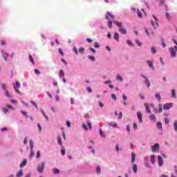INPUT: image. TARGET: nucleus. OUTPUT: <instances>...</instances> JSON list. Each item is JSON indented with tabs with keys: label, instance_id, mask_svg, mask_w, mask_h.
I'll list each match as a JSON object with an SVG mask.
<instances>
[{
	"label": "nucleus",
	"instance_id": "58",
	"mask_svg": "<svg viewBox=\"0 0 177 177\" xmlns=\"http://www.w3.org/2000/svg\"><path fill=\"white\" fill-rule=\"evenodd\" d=\"M118 118L119 120H121V118H122V112H120Z\"/></svg>",
	"mask_w": 177,
	"mask_h": 177
},
{
	"label": "nucleus",
	"instance_id": "49",
	"mask_svg": "<svg viewBox=\"0 0 177 177\" xmlns=\"http://www.w3.org/2000/svg\"><path fill=\"white\" fill-rule=\"evenodd\" d=\"M137 15H138V17H142V12H140L139 11V10H138V11H137Z\"/></svg>",
	"mask_w": 177,
	"mask_h": 177
},
{
	"label": "nucleus",
	"instance_id": "2",
	"mask_svg": "<svg viewBox=\"0 0 177 177\" xmlns=\"http://www.w3.org/2000/svg\"><path fill=\"white\" fill-rule=\"evenodd\" d=\"M153 19L151 20V26L154 27V28H157L158 27V19L154 15H153Z\"/></svg>",
	"mask_w": 177,
	"mask_h": 177
},
{
	"label": "nucleus",
	"instance_id": "11",
	"mask_svg": "<svg viewBox=\"0 0 177 177\" xmlns=\"http://www.w3.org/2000/svg\"><path fill=\"white\" fill-rule=\"evenodd\" d=\"M137 115L140 122H143V120L142 119V113H140V111H138Z\"/></svg>",
	"mask_w": 177,
	"mask_h": 177
},
{
	"label": "nucleus",
	"instance_id": "14",
	"mask_svg": "<svg viewBox=\"0 0 177 177\" xmlns=\"http://www.w3.org/2000/svg\"><path fill=\"white\" fill-rule=\"evenodd\" d=\"M64 71L62 70V69H60L59 70V77H60V78H62V77H64Z\"/></svg>",
	"mask_w": 177,
	"mask_h": 177
},
{
	"label": "nucleus",
	"instance_id": "63",
	"mask_svg": "<svg viewBox=\"0 0 177 177\" xmlns=\"http://www.w3.org/2000/svg\"><path fill=\"white\" fill-rule=\"evenodd\" d=\"M127 96L124 94H123V100L124 102H127Z\"/></svg>",
	"mask_w": 177,
	"mask_h": 177
},
{
	"label": "nucleus",
	"instance_id": "51",
	"mask_svg": "<svg viewBox=\"0 0 177 177\" xmlns=\"http://www.w3.org/2000/svg\"><path fill=\"white\" fill-rule=\"evenodd\" d=\"M41 157V152L39 151L37 153V158H39Z\"/></svg>",
	"mask_w": 177,
	"mask_h": 177
},
{
	"label": "nucleus",
	"instance_id": "15",
	"mask_svg": "<svg viewBox=\"0 0 177 177\" xmlns=\"http://www.w3.org/2000/svg\"><path fill=\"white\" fill-rule=\"evenodd\" d=\"M136 157V155L135 154V153H131V162L132 164H133L135 162V158Z\"/></svg>",
	"mask_w": 177,
	"mask_h": 177
},
{
	"label": "nucleus",
	"instance_id": "44",
	"mask_svg": "<svg viewBox=\"0 0 177 177\" xmlns=\"http://www.w3.org/2000/svg\"><path fill=\"white\" fill-rule=\"evenodd\" d=\"M116 80H118V81H122V77H121L120 75H118L116 77Z\"/></svg>",
	"mask_w": 177,
	"mask_h": 177
},
{
	"label": "nucleus",
	"instance_id": "24",
	"mask_svg": "<svg viewBox=\"0 0 177 177\" xmlns=\"http://www.w3.org/2000/svg\"><path fill=\"white\" fill-rule=\"evenodd\" d=\"M99 132H100V136H102V138H106V135H104V133H103V131H102V129H100L99 130Z\"/></svg>",
	"mask_w": 177,
	"mask_h": 177
},
{
	"label": "nucleus",
	"instance_id": "61",
	"mask_svg": "<svg viewBox=\"0 0 177 177\" xmlns=\"http://www.w3.org/2000/svg\"><path fill=\"white\" fill-rule=\"evenodd\" d=\"M89 49L91 50V52H93V53H96V50L95 49L92 48H90Z\"/></svg>",
	"mask_w": 177,
	"mask_h": 177
},
{
	"label": "nucleus",
	"instance_id": "18",
	"mask_svg": "<svg viewBox=\"0 0 177 177\" xmlns=\"http://www.w3.org/2000/svg\"><path fill=\"white\" fill-rule=\"evenodd\" d=\"M154 155L151 156V164H154L156 162V158Z\"/></svg>",
	"mask_w": 177,
	"mask_h": 177
},
{
	"label": "nucleus",
	"instance_id": "4",
	"mask_svg": "<svg viewBox=\"0 0 177 177\" xmlns=\"http://www.w3.org/2000/svg\"><path fill=\"white\" fill-rule=\"evenodd\" d=\"M44 168H45V162H42L41 164V167H37V171L39 172H41V174H42V172H44Z\"/></svg>",
	"mask_w": 177,
	"mask_h": 177
},
{
	"label": "nucleus",
	"instance_id": "13",
	"mask_svg": "<svg viewBox=\"0 0 177 177\" xmlns=\"http://www.w3.org/2000/svg\"><path fill=\"white\" fill-rule=\"evenodd\" d=\"M113 37L117 42H120V35H118V32H115Z\"/></svg>",
	"mask_w": 177,
	"mask_h": 177
},
{
	"label": "nucleus",
	"instance_id": "50",
	"mask_svg": "<svg viewBox=\"0 0 177 177\" xmlns=\"http://www.w3.org/2000/svg\"><path fill=\"white\" fill-rule=\"evenodd\" d=\"M6 96H7V97H11L10 94H9V91H6Z\"/></svg>",
	"mask_w": 177,
	"mask_h": 177
},
{
	"label": "nucleus",
	"instance_id": "29",
	"mask_svg": "<svg viewBox=\"0 0 177 177\" xmlns=\"http://www.w3.org/2000/svg\"><path fill=\"white\" fill-rule=\"evenodd\" d=\"M84 52H85V48H84V47H81V48L79 49V53L82 55V53H84Z\"/></svg>",
	"mask_w": 177,
	"mask_h": 177
},
{
	"label": "nucleus",
	"instance_id": "23",
	"mask_svg": "<svg viewBox=\"0 0 177 177\" xmlns=\"http://www.w3.org/2000/svg\"><path fill=\"white\" fill-rule=\"evenodd\" d=\"M29 60L32 64H35V62H34V59L32 58V55H29Z\"/></svg>",
	"mask_w": 177,
	"mask_h": 177
},
{
	"label": "nucleus",
	"instance_id": "38",
	"mask_svg": "<svg viewBox=\"0 0 177 177\" xmlns=\"http://www.w3.org/2000/svg\"><path fill=\"white\" fill-rule=\"evenodd\" d=\"M107 15H108L109 17H110L111 19H114V15H113V14H111L110 12H108Z\"/></svg>",
	"mask_w": 177,
	"mask_h": 177
},
{
	"label": "nucleus",
	"instance_id": "5",
	"mask_svg": "<svg viewBox=\"0 0 177 177\" xmlns=\"http://www.w3.org/2000/svg\"><path fill=\"white\" fill-rule=\"evenodd\" d=\"M141 77L145 79L144 82L147 85V88H150V81H149V78H147L146 76L142 75Z\"/></svg>",
	"mask_w": 177,
	"mask_h": 177
},
{
	"label": "nucleus",
	"instance_id": "57",
	"mask_svg": "<svg viewBox=\"0 0 177 177\" xmlns=\"http://www.w3.org/2000/svg\"><path fill=\"white\" fill-rule=\"evenodd\" d=\"M86 41H87V42H88L89 44H92V42H93V40H92L91 39H89V38H87V39H86Z\"/></svg>",
	"mask_w": 177,
	"mask_h": 177
},
{
	"label": "nucleus",
	"instance_id": "20",
	"mask_svg": "<svg viewBox=\"0 0 177 177\" xmlns=\"http://www.w3.org/2000/svg\"><path fill=\"white\" fill-rule=\"evenodd\" d=\"M156 99H158V100H161V95H160V93H156V95H155Z\"/></svg>",
	"mask_w": 177,
	"mask_h": 177
},
{
	"label": "nucleus",
	"instance_id": "16",
	"mask_svg": "<svg viewBox=\"0 0 177 177\" xmlns=\"http://www.w3.org/2000/svg\"><path fill=\"white\" fill-rule=\"evenodd\" d=\"M147 64H149V66L150 67V68H152V70H154V66H153V62L147 61Z\"/></svg>",
	"mask_w": 177,
	"mask_h": 177
},
{
	"label": "nucleus",
	"instance_id": "30",
	"mask_svg": "<svg viewBox=\"0 0 177 177\" xmlns=\"http://www.w3.org/2000/svg\"><path fill=\"white\" fill-rule=\"evenodd\" d=\"M87 127L88 129H92V124L91 123V122L89 121L87 122Z\"/></svg>",
	"mask_w": 177,
	"mask_h": 177
},
{
	"label": "nucleus",
	"instance_id": "34",
	"mask_svg": "<svg viewBox=\"0 0 177 177\" xmlns=\"http://www.w3.org/2000/svg\"><path fill=\"white\" fill-rule=\"evenodd\" d=\"M58 52L62 56H64V53H63V50H62V48H59Z\"/></svg>",
	"mask_w": 177,
	"mask_h": 177
},
{
	"label": "nucleus",
	"instance_id": "53",
	"mask_svg": "<svg viewBox=\"0 0 177 177\" xmlns=\"http://www.w3.org/2000/svg\"><path fill=\"white\" fill-rule=\"evenodd\" d=\"M162 46H163V48H165V46H167V45L165 44V41H164V39H162Z\"/></svg>",
	"mask_w": 177,
	"mask_h": 177
},
{
	"label": "nucleus",
	"instance_id": "54",
	"mask_svg": "<svg viewBox=\"0 0 177 177\" xmlns=\"http://www.w3.org/2000/svg\"><path fill=\"white\" fill-rule=\"evenodd\" d=\"M43 115L44 117H45V118H46V121H49V118H48V116L46 115V114H45V112L43 111Z\"/></svg>",
	"mask_w": 177,
	"mask_h": 177
},
{
	"label": "nucleus",
	"instance_id": "26",
	"mask_svg": "<svg viewBox=\"0 0 177 177\" xmlns=\"http://www.w3.org/2000/svg\"><path fill=\"white\" fill-rule=\"evenodd\" d=\"M22 175H23V170L21 169V170H19V171L17 174V177H21Z\"/></svg>",
	"mask_w": 177,
	"mask_h": 177
},
{
	"label": "nucleus",
	"instance_id": "19",
	"mask_svg": "<svg viewBox=\"0 0 177 177\" xmlns=\"http://www.w3.org/2000/svg\"><path fill=\"white\" fill-rule=\"evenodd\" d=\"M57 142L60 146H63V142H62V138H60V136L57 137Z\"/></svg>",
	"mask_w": 177,
	"mask_h": 177
},
{
	"label": "nucleus",
	"instance_id": "8",
	"mask_svg": "<svg viewBox=\"0 0 177 177\" xmlns=\"http://www.w3.org/2000/svg\"><path fill=\"white\" fill-rule=\"evenodd\" d=\"M160 150V145L158 144H155L153 147H152V151H158Z\"/></svg>",
	"mask_w": 177,
	"mask_h": 177
},
{
	"label": "nucleus",
	"instance_id": "3",
	"mask_svg": "<svg viewBox=\"0 0 177 177\" xmlns=\"http://www.w3.org/2000/svg\"><path fill=\"white\" fill-rule=\"evenodd\" d=\"M169 50L170 52L171 57H176V52H175V48L170 47L169 48Z\"/></svg>",
	"mask_w": 177,
	"mask_h": 177
},
{
	"label": "nucleus",
	"instance_id": "22",
	"mask_svg": "<svg viewBox=\"0 0 177 177\" xmlns=\"http://www.w3.org/2000/svg\"><path fill=\"white\" fill-rule=\"evenodd\" d=\"M171 97H173L174 99L176 98V94L175 93V90L171 91Z\"/></svg>",
	"mask_w": 177,
	"mask_h": 177
},
{
	"label": "nucleus",
	"instance_id": "31",
	"mask_svg": "<svg viewBox=\"0 0 177 177\" xmlns=\"http://www.w3.org/2000/svg\"><path fill=\"white\" fill-rule=\"evenodd\" d=\"M174 130L176 131V132H177V120L174 121Z\"/></svg>",
	"mask_w": 177,
	"mask_h": 177
},
{
	"label": "nucleus",
	"instance_id": "17",
	"mask_svg": "<svg viewBox=\"0 0 177 177\" xmlns=\"http://www.w3.org/2000/svg\"><path fill=\"white\" fill-rule=\"evenodd\" d=\"M133 171L135 174L138 172V165H136V164L133 165Z\"/></svg>",
	"mask_w": 177,
	"mask_h": 177
},
{
	"label": "nucleus",
	"instance_id": "46",
	"mask_svg": "<svg viewBox=\"0 0 177 177\" xmlns=\"http://www.w3.org/2000/svg\"><path fill=\"white\" fill-rule=\"evenodd\" d=\"M25 165H27V159H24L23 160V167H25Z\"/></svg>",
	"mask_w": 177,
	"mask_h": 177
},
{
	"label": "nucleus",
	"instance_id": "9",
	"mask_svg": "<svg viewBox=\"0 0 177 177\" xmlns=\"http://www.w3.org/2000/svg\"><path fill=\"white\" fill-rule=\"evenodd\" d=\"M171 107H172V104H171V103L165 104L163 106L164 110H169V109H170Z\"/></svg>",
	"mask_w": 177,
	"mask_h": 177
},
{
	"label": "nucleus",
	"instance_id": "21",
	"mask_svg": "<svg viewBox=\"0 0 177 177\" xmlns=\"http://www.w3.org/2000/svg\"><path fill=\"white\" fill-rule=\"evenodd\" d=\"M149 118H150V120H151V121H156V115L154 114H151L149 116Z\"/></svg>",
	"mask_w": 177,
	"mask_h": 177
},
{
	"label": "nucleus",
	"instance_id": "32",
	"mask_svg": "<svg viewBox=\"0 0 177 177\" xmlns=\"http://www.w3.org/2000/svg\"><path fill=\"white\" fill-rule=\"evenodd\" d=\"M94 47L98 49V48H100V45L97 42L94 43Z\"/></svg>",
	"mask_w": 177,
	"mask_h": 177
},
{
	"label": "nucleus",
	"instance_id": "43",
	"mask_svg": "<svg viewBox=\"0 0 177 177\" xmlns=\"http://www.w3.org/2000/svg\"><path fill=\"white\" fill-rule=\"evenodd\" d=\"M100 171H101V169H100V166H97V174H100Z\"/></svg>",
	"mask_w": 177,
	"mask_h": 177
},
{
	"label": "nucleus",
	"instance_id": "42",
	"mask_svg": "<svg viewBox=\"0 0 177 177\" xmlns=\"http://www.w3.org/2000/svg\"><path fill=\"white\" fill-rule=\"evenodd\" d=\"M111 98H112L113 100H117V96L115 95V94H112V95H111Z\"/></svg>",
	"mask_w": 177,
	"mask_h": 177
},
{
	"label": "nucleus",
	"instance_id": "59",
	"mask_svg": "<svg viewBox=\"0 0 177 177\" xmlns=\"http://www.w3.org/2000/svg\"><path fill=\"white\" fill-rule=\"evenodd\" d=\"M66 125H67V127H68V128H70V127H71V122L67 121L66 122Z\"/></svg>",
	"mask_w": 177,
	"mask_h": 177
},
{
	"label": "nucleus",
	"instance_id": "28",
	"mask_svg": "<svg viewBox=\"0 0 177 177\" xmlns=\"http://www.w3.org/2000/svg\"><path fill=\"white\" fill-rule=\"evenodd\" d=\"M157 127L159 129H162V124H161V122H158L157 123Z\"/></svg>",
	"mask_w": 177,
	"mask_h": 177
},
{
	"label": "nucleus",
	"instance_id": "1",
	"mask_svg": "<svg viewBox=\"0 0 177 177\" xmlns=\"http://www.w3.org/2000/svg\"><path fill=\"white\" fill-rule=\"evenodd\" d=\"M113 23H114V24H116V26L119 27V30H118L119 32H121V34H123V35L127 34V29L122 27V23L118 22L117 21H113Z\"/></svg>",
	"mask_w": 177,
	"mask_h": 177
},
{
	"label": "nucleus",
	"instance_id": "62",
	"mask_svg": "<svg viewBox=\"0 0 177 177\" xmlns=\"http://www.w3.org/2000/svg\"><path fill=\"white\" fill-rule=\"evenodd\" d=\"M87 91L91 93L92 92V88L91 87H87Z\"/></svg>",
	"mask_w": 177,
	"mask_h": 177
},
{
	"label": "nucleus",
	"instance_id": "55",
	"mask_svg": "<svg viewBox=\"0 0 177 177\" xmlns=\"http://www.w3.org/2000/svg\"><path fill=\"white\" fill-rule=\"evenodd\" d=\"M1 88H2L3 91H5L6 89V86L5 84H2Z\"/></svg>",
	"mask_w": 177,
	"mask_h": 177
},
{
	"label": "nucleus",
	"instance_id": "25",
	"mask_svg": "<svg viewBox=\"0 0 177 177\" xmlns=\"http://www.w3.org/2000/svg\"><path fill=\"white\" fill-rule=\"evenodd\" d=\"M61 154L62 156H64V154H66V149H64V147H62V149H61Z\"/></svg>",
	"mask_w": 177,
	"mask_h": 177
},
{
	"label": "nucleus",
	"instance_id": "60",
	"mask_svg": "<svg viewBox=\"0 0 177 177\" xmlns=\"http://www.w3.org/2000/svg\"><path fill=\"white\" fill-rule=\"evenodd\" d=\"M159 3H160V5H163V3L165 2L164 0H158Z\"/></svg>",
	"mask_w": 177,
	"mask_h": 177
},
{
	"label": "nucleus",
	"instance_id": "33",
	"mask_svg": "<svg viewBox=\"0 0 177 177\" xmlns=\"http://www.w3.org/2000/svg\"><path fill=\"white\" fill-rule=\"evenodd\" d=\"M108 26H109V28H113V22L111 21H109Z\"/></svg>",
	"mask_w": 177,
	"mask_h": 177
},
{
	"label": "nucleus",
	"instance_id": "45",
	"mask_svg": "<svg viewBox=\"0 0 177 177\" xmlns=\"http://www.w3.org/2000/svg\"><path fill=\"white\" fill-rule=\"evenodd\" d=\"M166 17L168 20H171V15H169V13L166 12Z\"/></svg>",
	"mask_w": 177,
	"mask_h": 177
},
{
	"label": "nucleus",
	"instance_id": "47",
	"mask_svg": "<svg viewBox=\"0 0 177 177\" xmlns=\"http://www.w3.org/2000/svg\"><path fill=\"white\" fill-rule=\"evenodd\" d=\"M37 127L39 129V132H41L42 131V128L41 127V124L39 123L37 124Z\"/></svg>",
	"mask_w": 177,
	"mask_h": 177
},
{
	"label": "nucleus",
	"instance_id": "56",
	"mask_svg": "<svg viewBox=\"0 0 177 177\" xmlns=\"http://www.w3.org/2000/svg\"><path fill=\"white\" fill-rule=\"evenodd\" d=\"M165 124H169V120H168V118H165Z\"/></svg>",
	"mask_w": 177,
	"mask_h": 177
},
{
	"label": "nucleus",
	"instance_id": "37",
	"mask_svg": "<svg viewBox=\"0 0 177 177\" xmlns=\"http://www.w3.org/2000/svg\"><path fill=\"white\" fill-rule=\"evenodd\" d=\"M151 53H153V54H156V52H157V50H156V48H154V47H152L151 48Z\"/></svg>",
	"mask_w": 177,
	"mask_h": 177
},
{
	"label": "nucleus",
	"instance_id": "40",
	"mask_svg": "<svg viewBox=\"0 0 177 177\" xmlns=\"http://www.w3.org/2000/svg\"><path fill=\"white\" fill-rule=\"evenodd\" d=\"M33 156H34V151L32 149H31L30 154V159L32 158Z\"/></svg>",
	"mask_w": 177,
	"mask_h": 177
},
{
	"label": "nucleus",
	"instance_id": "41",
	"mask_svg": "<svg viewBox=\"0 0 177 177\" xmlns=\"http://www.w3.org/2000/svg\"><path fill=\"white\" fill-rule=\"evenodd\" d=\"M88 58L90 59V60H92V62H95V57H93L92 55H89Z\"/></svg>",
	"mask_w": 177,
	"mask_h": 177
},
{
	"label": "nucleus",
	"instance_id": "12",
	"mask_svg": "<svg viewBox=\"0 0 177 177\" xmlns=\"http://www.w3.org/2000/svg\"><path fill=\"white\" fill-rule=\"evenodd\" d=\"M145 109H146V111L147 113H149V114H151V111L150 110V108L149 107V104L145 103Z\"/></svg>",
	"mask_w": 177,
	"mask_h": 177
},
{
	"label": "nucleus",
	"instance_id": "7",
	"mask_svg": "<svg viewBox=\"0 0 177 177\" xmlns=\"http://www.w3.org/2000/svg\"><path fill=\"white\" fill-rule=\"evenodd\" d=\"M158 161L159 167H161L164 164V162L162 160V157H161V156L160 155L158 156Z\"/></svg>",
	"mask_w": 177,
	"mask_h": 177
},
{
	"label": "nucleus",
	"instance_id": "35",
	"mask_svg": "<svg viewBox=\"0 0 177 177\" xmlns=\"http://www.w3.org/2000/svg\"><path fill=\"white\" fill-rule=\"evenodd\" d=\"M82 128L84 131H88V127H86V124H85V123L82 124Z\"/></svg>",
	"mask_w": 177,
	"mask_h": 177
},
{
	"label": "nucleus",
	"instance_id": "48",
	"mask_svg": "<svg viewBox=\"0 0 177 177\" xmlns=\"http://www.w3.org/2000/svg\"><path fill=\"white\" fill-rule=\"evenodd\" d=\"M35 74H37L38 75H39V74H41V72L39 71V70L35 69Z\"/></svg>",
	"mask_w": 177,
	"mask_h": 177
},
{
	"label": "nucleus",
	"instance_id": "27",
	"mask_svg": "<svg viewBox=\"0 0 177 177\" xmlns=\"http://www.w3.org/2000/svg\"><path fill=\"white\" fill-rule=\"evenodd\" d=\"M30 150H32V149H34V142H32V140H30Z\"/></svg>",
	"mask_w": 177,
	"mask_h": 177
},
{
	"label": "nucleus",
	"instance_id": "6",
	"mask_svg": "<svg viewBox=\"0 0 177 177\" xmlns=\"http://www.w3.org/2000/svg\"><path fill=\"white\" fill-rule=\"evenodd\" d=\"M14 88L17 93H20V91H19V88H20V83L19 82H16L15 85H14Z\"/></svg>",
	"mask_w": 177,
	"mask_h": 177
},
{
	"label": "nucleus",
	"instance_id": "39",
	"mask_svg": "<svg viewBox=\"0 0 177 177\" xmlns=\"http://www.w3.org/2000/svg\"><path fill=\"white\" fill-rule=\"evenodd\" d=\"M53 172L54 174H60V170L58 169H54Z\"/></svg>",
	"mask_w": 177,
	"mask_h": 177
},
{
	"label": "nucleus",
	"instance_id": "64",
	"mask_svg": "<svg viewBox=\"0 0 177 177\" xmlns=\"http://www.w3.org/2000/svg\"><path fill=\"white\" fill-rule=\"evenodd\" d=\"M6 131H8V128L4 127V128H2V129H1V131H2V132H5Z\"/></svg>",
	"mask_w": 177,
	"mask_h": 177
},
{
	"label": "nucleus",
	"instance_id": "10",
	"mask_svg": "<svg viewBox=\"0 0 177 177\" xmlns=\"http://www.w3.org/2000/svg\"><path fill=\"white\" fill-rule=\"evenodd\" d=\"M12 108L11 107L10 105H7L6 108H3V113H8V111H9V109L12 110Z\"/></svg>",
	"mask_w": 177,
	"mask_h": 177
},
{
	"label": "nucleus",
	"instance_id": "52",
	"mask_svg": "<svg viewBox=\"0 0 177 177\" xmlns=\"http://www.w3.org/2000/svg\"><path fill=\"white\" fill-rule=\"evenodd\" d=\"M173 41H174V44H176V46H174V48H175L176 50L177 51V41H176V40H175V39H174Z\"/></svg>",
	"mask_w": 177,
	"mask_h": 177
},
{
	"label": "nucleus",
	"instance_id": "36",
	"mask_svg": "<svg viewBox=\"0 0 177 177\" xmlns=\"http://www.w3.org/2000/svg\"><path fill=\"white\" fill-rule=\"evenodd\" d=\"M73 52L75 53V55H78V50L77 49V47H73Z\"/></svg>",
	"mask_w": 177,
	"mask_h": 177
}]
</instances>
